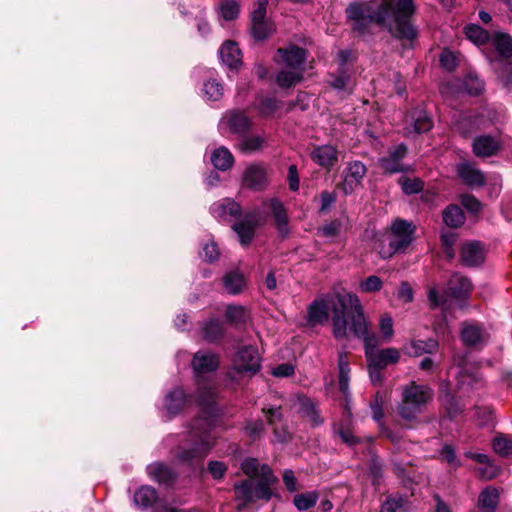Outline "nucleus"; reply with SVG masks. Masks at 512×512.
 <instances>
[{"label":"nucleus","mask_w":512,"mask_h":512,"mask_svg":"<svg viewBox=\"0 0 512 512\" xmlns=\"http://www.w3.org/2000/svg\"><path fill=\"white\" fill-rule=\"evenodd\" d=\"M235 493L238 497L243 496L250 501L255 497L269 499L271 491L269 482H241L235 486Z\"/></svg>","instance_id":"nucleus-11"},{"label":"nucleus","mask_w":512,"mask_h":512,"mask_svg":"<svg viewBox=\"0 0 512 512\" xmlns=\"http://www.w3.org/2000/svg\"><path fill=\"white\" fill-rule=\"evenodd\" d=\"M479 470L482 473V476L488 480L496 478L500 475L501 469L491 462V460L483 467H480Z\"/></svg>","instance_id":"nucleus-58"},{"label":"nucleus","mask_w":512,"mask_h":512,"mask_svg":"<svg viewBox=\"0 0 512 512\" xmlns=\"http://www.w3.org/2000/svg\"><path fill=\"white\" fill-rule=\"evenodd\" d=\"M498 501L499 491L493 486H488L479 495L478 507L482 512H494Z\"/></svg>","instance_id":"nucleus-27"},{"label":"nucleus","mask_w":512,"mask_h":512,"mask_svg":"<svg viewBox=\"0 0 512 512\" xmlns=\"http://www.w3.org/2000/svg\"><path fill=\"white\" fill-rule=\"evenodd\" d=\"M444 223L452 228H458L465 222V216L461 208L457 205H449L443 211Z\"/></svg>","instance_id":"nucleus-37"},{"label":"nucleus","mask_w":512,"mask_h":512,"mask_svg":"<svg viewBox=\"0 0 512 512\" xmlns=\"http://www.w3.org/2000/svg\"><path fill=\"white\" fill-rule=\"evenodd\" d=\"M416 227L412 222L396 219L391 224L390 233L378 240V253L388 259L398 252L405 251L414 239Z\"/></svg>","instance_id":"nucleus-5"},{"label":"nucleus","mask_w":512,"mask_h":512,"mask_svg":"<svg viewBox=\"0 0 512 512\" xmlns=\"http://www.w3.org/2000/svg\"><path fill=\"white\" fill-rule=\"evenodd\" d=\"M382 287H383V282L376 275H371L359 283V290H360V292H363V293L378 292L382 289Z\"/></svg>","instance_id":"nucleus-48"},{"label":"nucleus","mask_w":512,"mask_h":512,"mask_svg":"<svg viewBox=\"0 0 512 512\" xmlns=\"http://www.w3.org/2000/svg\"><path fill=\"white\" fill-rule=\"evenodd\" d=\"M438 348L439 343L435 339H412L404 345L403 351L411 357H419L424 354H434L438 351Z\"/></svg>","instance_id":"nucleus-17"},{"label":"nucleus","mask_w":512,"mask_h":512,"mask_svg":"<svg viewBox=\"0 0 512 512\" xmlns=\"http://www.w3.org/2000/svg\"><path fill=\"white\" fill-rule=\"evenodd\" d=\"M407 153V147L400 144L389 151L388 156L382 157L379 160L380 167L388 173H397L403 170L402 159Z\"/></svg>","instance_id":"nucleus-14"},{"label":"nucleus","mask_w":512,"mask_h":512,"mask_svg":"<svg viewBox=\"0 0 512 512\" xmlns=\"http://www.w3.org/2000/svg\"><path fill=\"white\" fill-rule=\"evenodd\" d=\"M459 178L470 187H481L485 184V176L481 170L472 163H460L457 166Z\"/></svg>","instance_id":"nucleus-16"},{"label":"nucleus","mask_w":512,"mask_h":512,"mask_svg":"<svg viewBox=\"0 0 512 512\" xmlns=\"http://www.w3.org/2000/svg\"><path fill=\"white\" fill-rule=\"evenodd\" d=\"M328 320V303L324 299H315L308 308V321L312 325Z\"/></svg>","instance_id":"nucleus-26"},{"label":"nucleus","mask_w":512,"mask_h":512,"mask_svg":"<svg viewBox=\"0 0 512 512\" xmlns=\"http://www.w3.org/2000/svg\"><path fill=\"white\" fill-rule=\"evenodd\" d=\"M186 403V395L180 388L172 390L165 400V408L171 414L175 415L181 411Z\"/></svg>","instance_id":"nucleus-34"},{"label":"nucleus","mask_w":512,"mask_h":512,"mask_svg":"<svg viewBox=\"0 0 512 512\" xmlns=\"http://www.w3.org/2000/svg\"><path fill=\"white\" fill-rule=\"evenodd\" d=\"M226 320L235 325L245 324L250 318L249 310L242 305H228L225 311Z\"/></svg>","instance_id":"nucleus-35"},{"label":"nucleus","mask_w":512,"mask_h":512,"mask_svg":"<svg viewBox=\"0 0 512 512\" xmlns=\"http://www.w3.org/2000/svg\"><path fill=\"white\" fill-rule=\"evenodd\" d=\"M318 499V494L316 492H308L298 494L294 497V505L300 511H305L311 507H313Z\"/></svg>","instance_id":"nucleus-44"},{"label":"nucleus","mask_w":512,"mask_h":512,"mask_svg":"<svg viewBox=\"0 0 512 512\" xmlns=\"http://www.w3.org/2000/svg\"><path fill=\"white\" fill-rule=\"evenodd\" d=\"M413 124L405 127V135L409 136L412 133L420 134L428 132L433 127L431 117L423 111L416 112L413 116Z\"/></svg>","instance_id":"nucleus-28"},{"label":"nucleus","mask_w":512,"mask_h":512,"mask_svg":"<svg viewBox=\"0 0 512 512\" xmlns=\"http://www.w3.org/2000/svg\"><path fill=\"white\" fill-rule=\"evenodd\" d=\"M148 476L152 480H169L171 478L170 470L161 462H155L147 467Z\"/></svg>","instance_id":"nucleus-45"},{"label":"nucleus","mask_w":512,"mask_h":512,"mask_svg":"<svg viewBox=\"0 0 512 512\" xmlns=\"http://www.w3.org/2000/svg\"><path fill=\"white\" fill-rule=\"evenodd\" d=\"M264 430L262 421L251 422L246 426V432L253 440L261 435Z\"/></svg>","instance_id":"nucleus-62"},{"label":"nucleus","mask_w":512,"mask_h":512,"mask_svg":"<svg viewBox=\"0 0 512 512\" xmlns=\"http://www.w3.org/2000/svg\"><path fill=\"white\" fill-rule=\"evenodd\" d=\"M328 303L332 312L334 337L344 339L350 331L363 340L369 377L374 384H380L383 380L382 371L388 365L399 362L400 351L393 347L377 349L380 344L379 338L370 330L360 299L356 294L337 292Z\"/></svg>","instance_id":"nucleus-1"},{"label":"nucleus","mask_w":512,"mask_h":512,"mask_svg":"<svg viewBox=\"0 0 512 512\" xmlns=\"http://www.w3.org/2000/svg\"><path fill=\"white\" fill-rule=\"evenodd\" d=\"M439 60L441 66L447 71H453L457 67V57L449 50H444Z\"/></svg>","instance_id":"nucleus-52"},{"label":"nucleus","mask_w":512,"mask_h":512,"mask_svg":"<svg viewBox=\"0 0 512 512\" xmlns=\"http://www.w3.org/2000/svg\"><path fill=\"white\" fill-rule=\"evenodd\" d=\"M402 190L405 194H416L422 191L424 184L420 179L406 178L401 182Z\"/></svg>","instance_id":"nucleus-49"},{"label":"nucleus","mask_w":512,"mask_h":512,"mask_svg":"<svg viewBox=\"0 0 512 512\" xmlns=\"http://www.w3.org/2000/svg\"><path fill=\"white\" fill-rule=\"evenodd\" d=\"M491 41L503 60H512V36L507 33L497 32L493 34Z\"/></svg>","instance_id":"nucleus-24"},{"label":"nucleus","mask_w":512,"mask_h":512,"mask_svg":"<svg viewBox=\"0 0 512 512\" xmlns=\"http://www.w3.org/2000/svg\"><path fill=\"white\" fill-rule=\"evenodd\" d=\"M215 418H198L195 420L191 434L195 439L193 447L189 449L182 448L177 454V460L181 464L193 468H202V461L209 453L212 442L210 432L215 427Z\"/></svg>","instance_id":"nucleus-3"},{"label":"nucleus","mask_w":512,"mask_h":512,"mask_svg":"<svg viewBox=\"0 0 512 512\" xmlns=\"http://www.w3.org/2000/svg\"><path fill=\"white\" fill-rule=\"evenodd\" d=\"M256 107L261 115L271 116L279 109L280 102L273 97L261 98Z\"/></svg>","instance_id":"nucleus-46"},{"label":"nucleus","mask_w":512,"mask_h":512,"mask_svg":"<svg viewBox=\"0 0 512 512\" xmlns=\"http://www.w3.org/2000/svg\"><path fill=\"white\" fill-rule=\"evenodd\" d=\"M464 31L466 37L478 46L488 43L492 38L487 30L477 24L467 25Z\"/></svg>","instance_id":"nucleus-38"},{"label":"nucleus","mask_w":512,"mask_h":512,"mask_svg":"<svg viewBox=\"0 0 512 512\" xmlns=\"http://www.w3.org/2000/svg\"><path fill=\"white\" fill-rule=\"evenodd\" d=\"M304 69H282L276 76V83L281 88H290L303 79Z\"/></svg>","instance_id":"nucleus-32"},{"label":"nucleus","mask_w":512,"mask_h":512,"mask_svg":"<svg viewBox=\"0 0 512 512\" xmlns=\"http://www.w3.org/2000/svg\"><path fill=\"white\" fill-rule=\"evenodd\" d=\"M208 471L210 475L215 479H222L228 469L227 465L221 461H210L208 463Z\"/></svg>","instance_id":"nucleus-53"},{"label":"nucleus","mask_w":512,"mask_h":512,"mask_svg":"<svg viewBox=\"0 0 512 512\" xmlns=\"http://www.w3.org/2000/svg\"><path fill=\"white\" fill-rule=\"evenodd\" d=\"M264 143V139L260 136H253L246 138L240 144V149L243 152H254L259 150Z\"/></svg>","instance_id":"nucleus-51"},{"label":"nucleus","mask_w":512,"mask_h":512,"mask_svg":"<svg viewBox=\"0 0 512 512\" xmlns=\"http://www.w3.org/2000/svg\"><path fill=\"white\" fill-rule=\"evenodd\" d=\"M415 11L413 0H372L352 2L345 13L352 30L358 35L371 34L373 24H377L398 39L413 40L417 37V30L410 18Z\"/></svg>","instance_id":"nucleus-2"},{"label":"nucleus","mask_w":512,"mask_h":512,"mask_svg":"<svg viewBox=\"0 0 512 512\" xmlns=\"http://www.w3.org/2000/svg\"><path fill=\"white\" fill-rule=\"evenodd\" d=\"M366 172L367 168L362 162H349L344 170V181L340 185L344 194L348 195L352 193L354 189L361 184Z\"/></svg>","instance_id":"nucleus-10"},{"label":"nucleus","mask_w":512,"mask_h":512,"mask_svg":"<svg viewBox=\"0 0 512 512\" xmlns=\"http://www.w3.org/2000/svg\"><path fill=\"white\" fill-rule=\"evenodd\" d=\"M219 13L226 21L234 20L240 13V5L235 0H222L219 5Z\"/></svg>","instance_id":"nucleus-41"},{"label":"nucleus","mask_w":512,"mask_h":512,"mask_svg":"<svg viewBox=\"0 0 512 512\" xmlns=\"http://www.w3.org/2000/svg\"><path fill=\"white\" fill-rule=\"evenodd\" d=\"M312 160L319 166L330 169L338 161V150L332 145H321L313 149Z\"/></svg>","instance_id":"nucleus-21"},{"label":"nucleus","mask_w":512,"mask_h":512,"mask_svg":"<svg viewBox=\"0 0 512 512\" xmlns=\"http://www.w3.org/2000/svg\"><path fill=\"white\" fill-rule=\"evenodd\" d=\"M224 325L218 319H211L202 328V336L208 342H216L224 335Z\"/></svg>","instance_id":"nucleus-36"},{"label":"nucleus","mask_w":512,"mask_h":512,"mask_svg":"<svg viewBox=\"0 0 512 512\" xmlns=\"http://www.w3.org/2000/svg\"><path fill=\"white\" fill-rule=\"evenodd\" d=\"M212 214L222 221H232L241 216V207L233 199L225 198L211 206Z\"/></svg>","instance_id":"nucleus-13"},{"label":"nucleus","mask_w":512,"mask_h":512,"mask_svg":"<svg viewBox=\"0 0 512 512\" xmlns=\"http://www.w3.org/2000/svg\"><path fill=\"white\" fill-rule=\"evenodd\" d=\"M211 162L216 169L226 171L232 167L234 157L226 147H220L212 152Z\"/></svg>","instance_id":"nucleus-33"},{"label":"nucleus","mask_w":512,"mask_h":512,"mask_svg":"<svg viewBox=\"0 0 512 512\" xmlns=\"http://www.w3.org/2000/svg\"><path fill=\"white\" fill-rule=\"evenodd\" d=\"M349 365L343 354L339 355V388L343 394H347L349 388Z\"/></svg>","instance_id":"nucleus-47"},{"label":"nucleus","mask_w":512,"mask_h":512,"mask_svg":"<svg viewBox=\"0 0 512 512\" xmlns=\"http://www.w3.org/2000/svg\"><path fill=\"white\" fill-rule=\"evenodd\" d=\"M382 338L386 341H389L393 334V320L389 315H382L380 319V326H379Z\"/></svg>","instance_id":"nucleus-50"},{"label":"nucleus","mask_w":512,"mask_h":512,"mask_svg":"<svg viewBox=\"0 0 512 512\" xmlns=\"http://www.w3.org/2000/svg\"><path fill=\"white\" fill-rule=\"evenodd\" d=\"M498 77L505 86L512 84V59L501 64Z\"/></svg>","instance_id":"nucleus-55"},{"label":"nucleus","mask_w":512,"mask_h":512,"mask_svg":"<svg viewBox=\"0 0 512 512\" xmlns=\"http://www.w3.org/2000/svg\"><path fill=\"white\" fill-rule=\"evenodd\" d=\"M278 54L282 57V62L285 64L286 67L290 69H304L303 65L306 60V50L291 45L288 48H279Z\"/></svg>","instance_id":"nucleus-19"},{"label":"nucleus","mask_w":512,"mask_h":512,"mask_svg":"<svg viewBox=\"0 0 512 512\" xmlns=\"http://www.w3.org/2000/svg\"><path fill=\"white\" fill-rule=\"evenodd\" d=\"M252 35L256 40H264L275 31V26L272 22L266 20L251 23Z\"/></svg>","instance_id":"nucleus-40"},{"label":"nucleus","mask_w":512,"mask_h":512,"mask_svg":"<svg viewBox=\"0 0 512 512\" xmlns=\"http://www.w3.org/2000/svg\"><path fill=\"white\" fill-rule=\"evenodd\" d=\"M409 505L407 497L396 493L388 496L382 503L380 512H408Z\"/></svg>","instance_id":"nucleus-31"},{"label":"nucleus","mask_w":512,"mask_h":512,"mask_svg":"<svg viewBox=\"0 0 512 512\" xmlns=\"http://www.w3.org/2000/svg\"><path fill=\"white\" fill-rule=\"evenodd\" d=\"M481 330L476 325H466L461 332V338L465 345L475 346L481 341Z\"/></svg>","instance_id":"nucleus-43"},{"label":"nucleus","mask_w":512,"mask_h":512,"mask_svg":"<svg viewBox=\"0 0 512 512\" xmlns=\"http://www.w3.org/2000/svg\"><path fill=\"white\" fill-rule=\"evenodd\" d=\"M233 368L240 373L256 374L261 369V358L256 347L244 346L238 350L233 360Z\"/></svg>","instance_id":"nucleus-7"},{"label":"nucleus","mask_w":512,"mask_h":512,"mask_svg":"<svg viewBox=\"0 0 512 512\" xmlns=\"http://www.w3.org/2000/svg\"><path fill=\"white\" fill-rule=\"evenodd\" d=\"M201 255L208 262H213V261L217 260L219 257V250H218L216 243H214V242L206 243L203 246Z\"/></svg>","instance_id":"nucleus-56"},{"label":"nucleus","mask_w":512,"mask_h":512,"mask_svg":"<svg viewBox=\"0 0 512 512\" xmlns=\"http://www.w3.org/2000/svg\"><path fill=\"white\" fill-rule=\"evenodd\" d=\"M440 456H441L442 460L446 461L450 465L456 466L458 464L455 450L450 445H445L441 449Z\"/></svg>","instance_id":"nucleus-59"},{"label":"nucleus","mask_w":512,"mask_h":512,"mask_svg":"<svg viewBox=\"0 0 512 512\" xmlns=\"http://www.w3.org/2000/svg\"><path fill=\"white\" fill-rule=\"evenodd\" d=\"M473 152L478 157H490L501 148L499 139L490 135H481L473 140Z\"/></svg>","instance_id":"nucleus-18"},{"label":"nucleus","mask_w":512,"mask_h":512,"mask_svg":"<svg viewBox=\"0 0 512 512\" xmlns=\"http://www.w3.org/2000/svg\"><path fill=\"white\" fill-rule=\"evenodd\" d=\"M320 200H321L320 211L324 212L336 201V195H335V193H332V192L323 191L321 193Z\"/></svg>","instance_id":"nucleus-64"},{"label":"nucleus","mask_w":512,"mask_h":512,"mask_svg":"<svg viewBox=\"0 0 512 512\" xmlns=\"http://www.w3.org/2000/svg\"><path fill=\"white\" fill-rule=\"evenodd\" d=\"M268 0H257L256 8L251 12V23L266 20Z\"/></svg>","instance_id":"nucleus-54"},{"label":"nucleus","mask_w":512,"mask_h":512,"mask_svg":"<svg viewBox=\"0 0 512 512\" xmlns=\"http://www.w3.org/2000/svg\"><path fill=\"white\" fill-rule=\"evenodd\" d=\"M219 125L230 133L244 135L250 130L252 121L244 112L232 110L224 114Z\"/></svg>","instance_id":"nucleus-8"},{"label":"nucleus","mask_w":512,"mask_h":512,"mask_svg":"<svg viewBox=\"0 0 512 512\" xmlns=\"http://www.w3.org/2000/svg\"><path fill=\"white\" fill-rule=\"evenodd\" d=\"M460 256L464 265L469 267L478 266L485 259L484 247L477 241L465 243L461 248Z\"/></svg>","instance_id":"nucleus-15"},{"label":"nucleus","mask_w":512,"mask_h":512,"mask_svg":"<svg viewBox=\"0 0 512 512\" xmlns=\"http://www.w3.org/2000/svg\"><path fill=\"white\" fill-rule=\"evenodd\" d=\"M338 435L341 438V440L349 445V446H355L360 442L359 438H357L353 432L349 429L341 428L338 430Z\"/></svg>","instance_id":"nucleus-60"},{"label":"nucleus","mask_w":512,"mask_h":512,"mask_svg":"<svg viewBox=\"0 0 512 512\" xmlns=\"http://www.w3.org/2000/svg\"><path fill=\"white\" fill-rule=\"evenodd\" d=\"M461 204L468 210L473 213H477L481 210L482 205L480 201H478L473 195H463L461 197Z\"/></svg>","instance_id":"nucleus-57"},{"label":"nucleus","mask_w":512,"mask_h":512,"mask_svg":"<svg viewBox=\"0 0 512 512\" xmlns=\"http://www.w3.org/2000/svg\"><path fill=\"white\" fill-rule=\"evenodd\" d=\"M157 492L149 485H142L134 493V503L141 509L152 507L157 502Z\"/></svg>","instance_id":"nucleus-29"},{"label":"nucleus","mask_w":512,"mask_h":512,"mask_svg":"<svg viewBox=\"0 0 512 512\" xmlns=\"http://www.w3.org/2000/svg\"><path fill=\"white\" fill-rule=\"evenodd\" d=\"M262 223L258 213L246 214L243 219L233 224L232 229L239 237L242 245H248L254 238L255 229Z\"/></svg>","instance_id":"nucleus-9"},{"label":"nucleus","mask_w":512,"mask_h":512,"mask_svg":"<svg viewBox=\"0 0 512 512\" xmlns=\"http://www.w3.org/2000/svg\"><path fill=\"white\" fill-rule=\"evenodd\" d=\"M267 184V172L261 165L249 166L243 174V185L250 189L261 190Z\"/></svg>","instance_id":"nucleus-20"},{"label":"nucleus","mask_w":512,"mask_h":512,"mask_svg":"<svg viewBox=\"0 0 512 512\" xmlns=\"http://www.w3.org/2000/svg\"><path fill=\"white\" fill-rule=\"evenodd\" d=\"M493 449L501 457H509L512 455V437L500 435L493 440Z\"/></svg>","instance_id":"nucleus-42"},{"label":"nucleus","mask_w":512,"mask_h":512,"mask_svg":"<svg viewBox=\"0 0 512 512\" xmlns=\"http://www.w3.org/2000/svg\"><path fill=\"white\" fill-rule=\"evenodd\" d=\"M449 290L456 299H466L472 291V283L469 278L455 274L449 281Z\"/></svg>","instance_id":"nucleus-23"},{"label":"nucleus","mask_w":512,"mask_h":512,"mask_svg":"<svg viewBox=\"0 0 512 512\" xmlns=\"http://www.w3.org/2000/svg\"><path fill=\"white\" fill-rule=\"evenodd\" d=\"M218 365L219 358L214 353L199 351L194 354L192 366L198 377V401L201 405H212L218 391L215 383L201 379L200 374L213 372Z\"/></svg>","instance_id":"nucleus-6"},{"label":"nucleus","mask_w":512,"mask_h":512,"mask_svg":"<svg viewBox=\"0 0 512 512\" xmlns=\"http://www.w3.org/2000/svg\"><path fill=\"white\" fill-rule=\"evenodd\" d=\"M243 473L250 480H277L267 464H261L256 458H246L241 463Z\"/></svg>","instance_id":"nucleus-12"},{"label":"nucleus","mask_w":512,"mask_h":512,"mask_svg":"<svg viewBox=\"0 0 512 512\" xmlns=\"http://www.w3.org/2000/svg\"><path fill=\"white\" fill-rule=\"evenodd\" d=\"M220 57L223 63L231 69H237L241 65V51L234 41H226L220 48Z\"/></svg>","instance_id":"nucleus-22"},{"label":"nucleus","mask_w":512,"mask_h":512,"mask_svg":"<svg viewBox=\"0 0 512 512\" xmlns=\"http://www.w3.org/2000/svg\"><path fill=\"white\" fill-rule=\"evenodd\" d=\"M269 207L275 220L278 231L282 235H287L289 232L288 216L284 205L278 199H271Z\"/></svg>","instance_id":"nucleus-25"},{"label":"nucleus","mask_w":512,"mask_h":512,"mask_svg":"<svg viewBox=\"0 0 512 512\" xmlns=\"http://www.w3.org/2000/svg\"><path fill=\"white\" fill-rule=\"evenodd\" d=\"M203 94L208 101H218L223 97V85L217 79H208L203 84Z\"/></svg>","instance_id":"nucleus-39"},{"label":"nucleus","mask_w":512,"mask_h":512,"mask_svg":"<svg viewBox=\"0 0 512 512\" xmlns=\"http://www.w3.org/2000/svg\"><path fill=\"white\" fill-rule=\"evenodd\" d=\"M433 390L428 385L411 381L402 387L401 401L397 406L399 416L406 421L416 420L433 399Z\"/></svg>","instance_id":"nucleus-4"},{"label":"nucleus","mask_w":512,"mask_h":512,"mask_svg":"<svg viewBox=\"0 0 512 512\" xmlns=\"http://www.w3.org/2000/svg\"><path fill=\"white\" fill-rule=\"evenodd\" d=\"M223 286L229 294L237 295L245 288L246 280L242 273L230 271L223 277Z\"/></svg>","instance_id":"nucleus-30"},{"label":"nucleus","mask_w":512,"mask_h":512,"mask_svg":"<svg viewBox=\"0 0 512 512\" xmlns=\"http://www.w3.org/2000/svg\"><path fill=\"white\" fill-rule=\"evenodd\" d=\"M476 416L479 420V424L486 425L489 422L492 421L493 418V411L489 407L484 408H477L476 409Z\"/></svg>","instance_id":"nucleus-61"},{"label":"nucleus","mask_w":512,"mask_h":512,"mask_svg":"<svg viewBox=\"0 0 512 512\" xmlns=\"http://www.w3.org/2000/svg\"><path fill=\"white\" fill-rule=\"evenodd\" d=\"M398 298L403 300L405 303H409L413 300V290L409 283L403 282L398 290Z\"/></svg>","instance_id":"nucleus-63"}]
</instances>
